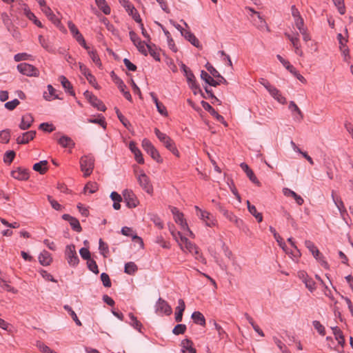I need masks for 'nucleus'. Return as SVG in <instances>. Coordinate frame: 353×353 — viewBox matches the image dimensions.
I'll use <instances>...</instances> for the list:
<instances>
[{"instance_id": "nucleus-1", "label": "nucleus", "mask_w": 353, "mask_h": 353, "mask_svg": "<svg viewBox=\"0 0 353 353\" xmlns=\"http://www.w3.org/2000/svg\"><path fill=\"white\" fill-rule=\"evenodd\" d=\"M154 133L159 141L168 150L177 157H179V152L177 150L174 141L170 137L166 134L161 132L158 128H154Z\"/></svg>"}, {"instance_id": "nucleus-2", "label": "nucleus", "mask_w": 353, "mask_h": 353, "mask_svg": "<svg viewBox=\"0 0 353 353\" xmlns=\"http://www.w3.org/2000/svg\"><path fill=\"white\" fill-rule=\"evenodd\" d=\"M94 160L92 157L83 156L80 159V167L82 172H83V176L87 177L90 176L94 169Z\"/></svg>"}, {"instance_id": "nucleus-3", "label": "nucleus", "mask_w": 353, "mask_h": 353, "mask_svg": "<svg viewBox=\"0 0 353 353\" xmlns=\"http://www.w3.org/2000/svg\"><path fill=\"white\" fill-rule=\"evenodd\" d=\"M65 254L70 266L76 267L79 264V259L74 245H68L65 248Z\"/></svg>"}, {"instance_id": "nucleus-4", "label": "nucleus", "mask_w": 353, "mask_h": 353, "mask_svg": "<svg viewBox=\"0 0 353 353\" xmlns=\"http://www.w3.org/2000/svg\"><path fill=\"white\" fill-rule=\"evenodd\" d=\"M196 214L199 216L208 227L214 226L216 223V219L208 211L203 210L198 206L195 205Z\"/></svg>"}, {"instance_id": "nucleus-5", "label": "nucleus", "mask_w": 353, "mask_h": 353, "mask_svg": "<svg viewBox=\"0 0 353 353\" xmlns=\"http://www.w3.org/2000/svg\"><path fill=\"white\" fill-rule=\"evenodd\" d=\"M18 71L23 75L28 77H39V71L34 65L28 63H21L17 65Z\"/></svg>"}, {"instance_id": "nucleus-6", "label": "nucleus", "mask_w": 353, "mask_h": 353, "mask_svg": "<svg viewBox=\"0 0 353 353\" xmlns=\"http://www.w3.org/2000/svg\"><path fill=\"white\" fill-rule=\"evenodd\" d=\"M142 147L144 150L150 155V157L157 162H162V159L158 152L154 148L152 143L147 139H144L142 141Z\"/></svg>"}, {"instance_id": "nucleus-7", "label": "nucleus", "mask_w": 353, "mask_h": 353, "mask_svg": "<svg viewBox=\"0 0 353 353\" xmlns=\"http://www.w3.org/2000/svg\"><path fill=\"white\" fill-rule=\"evenodd\" d=\"M155 312L161 316L163 314L170 316L172 312V309L166 301L159 298L155 304Z\"/></svg>"}, {"instance_id": "nucleus-8", "label": "nucleus", "mask_w": 353, "mask_h": 353, "mask_svg": "<svg viewBox=\"0 0 353 353\" xmlns=\"http://www.w3.org/2000/svg\"><path fill=\"white\" fill-rule=\"evenodd\" d=\"M137 181L141 188L148 194H152L153 193V187L150 180V178L145 174L144 172H141L137 176Z\"/></svg>"}, {"instance_id": "nucleus-9", "label": "nucleus", "mask_w": 353, "mask_h": 353, "mask_svg": "<svg viewBox=\"0 0 353 353\" xmlns=\"http://www.w3.org/2000/svg\"><path fill=\"white\" fill-rule=\"evenodd\" d=\"M120 4L125 8L129 15L132 16L137 23H141V19L134 5L128 0H119Z\"/></svg>"}, {"instance_id": "nucleus-10", "label": "nucleus", "mask_w": 353, "mask_h": 353, "mask_svg": "<svg viewBox=\"0 0 353 353\" xmlns=\"http://www.w3.org/2000/svg\"><path fill=\"white\" fill-rule=\"evenodd\" d=\"M279 61L282 63V65L294 77H296L301 82L305 83L306 79L303 76H302L299 72L296 70V68L290 64V63L284 59L280 54L276 55Z\"/></svg>"}, {"instance_id": "nucleus-11", "label": "nucleus", "mask_w": 353, "mask_h": 353, "mask_svg": "<svg viewBox=\"0 0 353 353\" xmlns=\"http://www.w3.org/2000/svg\"><path fill=\"white\" fill-rule=\"evenodd\" d=\"M170 210L173 214L175 222L179 224L183 230H187L192 234V232L190 230L188 223L183 218V214L176 207H171Z\"/></svg>"}, {"instance_id": "nucleus-12", "label": "nucleus", "mask_w": 353, "mask_h": 353, "mask_svg": "<svg viewBox=\"0 0 353 353\" xmlns=\"http://www.w3.org/2000/svg\"><path fill=\"white\" fill-rule=\"evenodd\" d=\"M298 276L310 292H313L314 290H316V286L314 281L312 278L310 277L305 272H299Z\"/></svg>"}, {"instance_id": "nucleus-13", "label": "nucleus", "mask_w": 353, "mask_h": 353, "mask_svg": "<svg viewBox=\"0 0 353 353\" xmlns=\"http://www.w3.org/2000/svg\"><path fill=\"white\" fill-rule=\"evenodd\" d=\"M123 196L128 208H133L137 206L139 201L132 190L128 189L123 190Z\"/></svg>"}, {"instance_id": "nucleus-14", "label": "nucleus", "mask_w": 353, "mask_h": 353, "mask_svg": "<svg viewBox=\"0 0 353 353\" xmlns=\"http://www.w3.org/2000/svg\"><path fill=\"white\" fill-rule=\"evenodd\" d=\"M11 176L19 181H26L29 179V170L25 168L18 167L11 172Z\"/></svg>"}, {"instance_id": "nucleus-15", "label": "nucleus", "mask_w": 353, "mask_h": 353, "mask_svg": "<svg viewBox=\"0 0 353 353\" xmlns=\"http://www.w3.org/2000/svg\"><path fill=\"white\" fill-rule=\"evenodd\" d=\"M201 106L202 108L207 112H208L212 116H213L214 118H216V119L223 123L224 125H227V123L225 121V119L223 118V116H221V114H219L212 107V105L205 101H202L201 102Z\"/></svg>"}, {"instance_id": "nucleus-16", "label": "nucleus", "mask_w": 353, "mask_h": 353, "mask_svg": "<svg viewBox=\"0 0 353 353\" xmlns=\"http://www.w3.org/2000/svg\"><path fill=\"white\" fill-rule=\"evenodd\" d=\"M79 69L82 74L85 76L88 81L95 88L99 89V87L96 81L95 77L90 73L89 69L83 63H79Z\"/></svg>"}, {"instance_id": "nucleus-17", "label": "nucleus", "mask_w": 353, "mask_h": 353, "mask_svg": "<svg viewBox=\"0 0 353 353\" xmlns=\"http://www.w3.org/2000/svg\"><path fill=\"white\" fill-rule=\"evenodd\" d=\"M288 108L292 112L293 118L295 121H301L303 119V114L300 110V108L297 106V105L293 101H291L289 103Z\"/></svg>"}, {"instance_id": "nucleus-18", "label": "nucleus", "mask_w": 353, "mask_h": 353, "mask_svg": "<svg viewBox=\"0 0 353 353\" xmlns=\"http://www.w3.org/2000/svg\"><path fill=\"white\" fill-rule=\"evenodd\" d=\"M129 149L134 154V158L138 163L143 164L144 159L142 156V153L140 150L137 147L136 143L134 141H130L129 143Z\"/></svg>"}, {"instance_id": "nucleus-19", "label": "nucleus", "mask_w": 353, "mask_h": 353, "mask_svg": "<svg viewBox=\"0 0 353 353\" xmlns=\"http://www.w3.org/2000/svg\"><path fill=\"white\" fill-rule=\"evenodd\" d=\"M36 135V131L30 130L23 133L21 136H19L17 139V143L18 144H26L30 141L32 140Z\"/></svg>"}, {"instance_id": "nucleus-20", "label": "nucleus", "mask_w": 353, "mask_h": 353, "mask_svg": "<svg viewBox=\"0 0 353 353\" xmlns=\"http://www.w3.org/2000/svg\"><path fill=\"white\" fill-rule=\"evenodd\" d=\"M182 36L196 48L200 49L202 48L199 39L190 31L186 30L185 32H182Z\"/></svg>"}, {"instance_id": "nucleus-21", "label": "nucleus", "mask_w": 353, "mask_h": 353, "mask_svg": "<svg viewBox=\"0 0 353 353\" xmlns=\"http://www.w3.org/2000/svg\"><path fill=\"white\" fill-rule=\"evenodd\" d=\"M268 92L279 103H280L281 104L286 103L287 100H286L285 97H284L281 94L280 90H279L276 87L272 86V88H270V89L268 90Z\"/></svg>"}, {"instance_id": "nucleus-22", "label": "nucleus", "mask_w": 353, "mask_h": 353, "mask_svg": "<svg viewBox=\"0 0 353 353\" xmlns=\"http://www.w3.org/2000/svg\"><path fill=\"white\" fill-rule=\"evenodd\" d=\"M39 261L43 266H48L52 262L51 254L46 250H43L39 255Z\"/></svg>"}, {"instance_id": "nucleus-23", "label": "nucleus", "mask_w": 353, "mask_h": 353, "mask_svg": "<svg viewBox=\"0 0 353 353\" xmlns=\"http://www.w3.org/2000/svg\"><path fill=\"white\" fill-rule=\"evenodd\" d=\"M185 309V304L183 299L178 301V306L176 307L175 321L178 323L182 321L183 313Z\"/></svg>"}, {"instance_id": "nucleus-24", "label": "nucleus", "mask_w": 353, "mask_h": 353, "mask_svg": "<svg viewBox=\"0 0 353 353\" xmlns=\"http://www.w3.org/2000/svg\"><path fill=\"white\" fill-rule=\"evenodd\" d=\"M39 42L41 45V46L48 52L54 54L57 52L56 48L43 36H39Z\"/></svg>"}, {"instance_id": "nucleus-25", "label": "nucleus", "mask_w": 353, "mask_h": 353, "mask_svg": "<svg viewBox=\"0 0 353 353\" xmlns=\"http://www.w3.org/2000/svg\"><path fill=\"white\" fill-rule=\"evenodd\" d=\"M34 121L33 117L31 114H26L21 118V123L19 124L20 129L24 130L28 129Z\"/></svg>"}, {"instance_id": "nucleus-26", "label": "nucleus", "mask_w": 353, "mask_h": 353, "mask_svg": "<svg viewBox=\"0 0 353 353\" xmlns=\"http://www.w3.org/2000/svg\"><path fill=\"white\" fill-rule=\"evenodd\" d=\"M60 82L65 89V91L69 93L72 96H75V93L73 90V87L71 83L68 80V79L65 76H61L59 77Z\"/></svg>"}, {"instance_id": "nucleus-27", "label": "nucleus", "mask_w": 353, "mask_h": 353, "mask_svg": "<svg viewBox=\"0 0 353 353\" xmlns=\"http://www.w3.org/2000/svg\"><path fill=\"white\" fill-rule=\"evenodd\" d=\"M283 194L285 196H292V198H294V200L296 201V203L299 205H301L303 203V202H304L303 199L301 196L298 195L293 190H292L289 188H283Z\"/></svg>"}, {"instance_id": "nucleus-28", "label": "nucleus", "mask_w": 353, "mask_h": 353, "mask_svg": "<svg viewBox=\"0 0 353 353\" xmlns=\"http://www.w3.org/2000/svg\"><path fill=\"white\" fill-rule=\"evenodd\" d=\"M132 229L128 227H123L121 229V233L122 234L127 236H132V239L135 241L136 242L139 243L141 245V247H143V242L141 237L138 236L137 234L132 235Z\"/></svg>"}, {"instance_id": "nucleus-29", "label": "nucleus", "mask_w": 353, "mask_h": 353, "mask_svg": "<svg viewBox=\"0 0 353 353\" xmlns=\"http://www.w3.org/2000/svg\"><path fill=\"white\" fill-rule=\"evenodd\" d=\"M201 78L206 83L209 84L211 86L216 87L219 85V82L214 80L210 74H208L205 70H201Z\"/></svg>"}, {"instance_id": "nucleus-30", "label": "nucleus", "mask_w": 353, "mask_h": 353, "mask_svg": "<svg viewBox=\"0 0 353 353\" xmlns=\"http://www.w3.org/2000/svg\"><path fill=\"white\" fill-rule=\"evenodd\" d=\"M47 89L48 92H44L43 97L46 101H52L56 99H59V96L56 94V90L52 87V85H48Z\"/></svg>"}, {"instance_id": "nucleus-31", "label": "nucleus", "mask_w": 353, "mask_h": 353, "mask_svg": "<svg viewBox=\"0 0 353 353\" xmlns=\"http://www.w3.org/2000/svg\"><path fill=\"white\" fill-rule=\"evenodd\" d=\"M193 343L188 339H185L181 341L182 352H188L189 353H196L195 348L192 347Z\"/></svg>"}, {"instance_id": "nucleus-32", "label": "nucleus", "mask_w": 353, "mask_h": 353, "mask_svg": "<svg viewBox=\"0 0 353 353\" xmlns=\"http://www.w3.org/2000/svg\"><path fill=\"white\" fill-rule=\"evenodd\" d=\"M57 141L63 148H72L74 146V142L73 140L65 135L61 136Z\"/></svg>"}, {"instance_id": "nucleus-33", "label": "nucleus", "mask_w": 353, "mask_h": 353, "mask_svg": "<svg viewBox=\"0 0 353 353\" xmlns=\"http://www.w3.org/2000/svg\"><path fill=\"white\" fill-rule=\"evenodd\" d=\"M48 161L46 160L41 161L33 165V170L41 174H43L48 170Z\"/></svg>"}, {"instance_id": "nucleus-34", "label": "nucleus", "mask_w": 353, "mask_h": 353, "mask_svg": "<svg viewBox=\"0 0 353 353\" xmlns=\"http://www.w3.org/2000/svg\"><path fill=\"white\" fill-rule=\"evenodd\" d=\"M23 10H24V14L28 19L31 20L37 26H38L39 28L43 27L41 22L37 19L34 14L30 11V10L28 8V6H26L24 8Z\"/></svg>"}, {"instance_id": "nucleus-35", "label": "nucleus", "mask_w": 353, "mask_h": 353, "mask_svg": "<svg viewBox=\"0 0 353 353\" xmlns=\"http://www.w3.org/2000/svg\"><path fill=\"white\" fill-rule=\"evenodd\" d=\"M248 210L249 212L254 216L259 223L263 221L262 214L258 212L254 205H251L249 201H247Z\"/></svg>"}, {"instance_id": "nucleus-36", "label": "nucleus", "mask_w": 353, "mask_h": 353, "mask_svg": "<svg viewBox=\"0 0 353 353\" xmlns=\"http://www.w3.org/2000/svg\"><path fill=\"white\" fill-rule=\"evenodd\" d=\"M192 319L197 325L204 326L205 325V319L202 313L199 311L194 312L192 314Z\"/></svg>"}, {"instance_id": "nucleus-37", "label": "nucleus", "mask_w": 353, "mask_h": 353, "mask_svg": "<svg viewBox=\"0 0 353 353\" xmlns=\"http://www.w3.org/2000/svg\"><path fill=\"white\" fill-rule=\"evenodd\" d=\"M332 198L333 202L334 203L335 205L339 209V212L341 214H343V212H345L346 209L344 206L343 202L342 201V200L340 197L335 196L334 190H332Z\"/></svg>"}, {"instance_id": "nucleus-38", "label": "nucleus", "mask_w": 353, "mask_h": 353, "mask_svg": "<svg viewBox=\"0 0 353 353\" xmlns=\"http://www.w3.org/2000/svg\"><path fill=\"white\" fill-rule=\"evenodd\" d=\"M98 8L105 14H110L111 12L110 7L108 5L105 0H95Z\"/></svg>"}, {"instance_id": "nucleus-39", "label": "nucleus", "mask_w": 353, "mask_h": 353, "mask_svg": "<svg viewBox=\"0 0 353 353\" xmlns=\"http://www.w3.org/2000/svg\"><path fill=\"white\" fill-rule=\"evenodd\" d=\"M332 330L333 331V334L335 336V339L338 341L339 344L341 345H343V344L345 343V339L341 329L337 326H335L332 327Z\"/></svg>"}, {"instance_id": "nucleus-40", "label": "nucleus", "mask_w": 353, "mask_h": 353, "mask_svg": "<svg viewBox=\"0 0 353 353\" xmlns=\"http://www.w3.org/2000/svg\"><path fill=\"white\" fill-rule=\"evenodd\" d=\"M313 256L321 263V266L325 269L329 268L327 262L324 259L323 256L319 252V249H316L312 253Z\"/></svg>"}, {"instance_id": "nucleus-41", "label": "nucleus", "mask_w": 353, "mask_h": 353, "mask_svg": "<svg viewBox=\"0 0 353 353\" xmlns=\"http://www.w3.org/2000/svg\"><path fill=\"white\" fill-rule=\"evenodd\" d=\"M90 103L99 111L104 112L106 110L105 105L96 96L92 97V99L90 101Z\"/></svg>"}, {"instance_id": "nucleus-42", "label": "nucleus", "mask_w": 353, "mask_h": 353, "mask_svg": "<svg viewBox=\"0 0 353 353\" xmlns=\"http://www.w3.org/2000/svg\"><path fill=\"white\" fill-rule=\"evenodd\" d=\"M135 46L137 47L139 52L145 56L148 54V49H150V45L142 41L138 42Z\"/></svg>"}, {"instance_id": "nucleus-43", "label": "nucleus", "mask_w": 353, "mask_h": 353, "mask_svg": "<svg viewBox=\"0 0 353 353\" xmlns=\"http://www.w3.org/2000/svg\"><path fill=\"white\" fill-rule=\"evenodd\" d=\"M181 241L185 243L187 249L190 252H194L195 254L199 253L197 247L192 243L188 241V239L185 236H181Z\"/></svg>"}, {"instance_id": "nucleus-44", "label": "nucleus", "mask_w": 353, "mask_h": 353, "mask_svg": "<svg viewBox=\"0 0 353 353\" xmlns=\"http://www.w3.org/2000/svg\"><path fill=\"white\" fill-rule=\"evenodd\" d=\"M137 270V265L134 262H128L125 264L124 272L128 274L133 275Z\"/></svg>"}, {"instance_id": "nucleus-45", "label": "nucleus", "mask_w": 353, "mask_h": 353, "mask_svg": "<svg viewBox=\"0 0 353 353\" xmlns=\"http://www.w3.org/2000/svg\"><path fill=\"white\" fill-rule=\"evenodd\" d=\"M88 122L90 123H95L100 125L103 128L105 129L107 123L105 121V118L102 114H98L97 119H88Z\"/></svg>"}, {"instance_id": "nucleus-46", "label": "nucleus", "mask_w": 353, "mask_h": 353, "mask_svg": "<svg viewBox=\"0 0 353 353\" xmlns=\"http://www.w3.org/2000/svg\"><path fill=\"white\" fill-rule=\"evenodd\" d=\"M63 308H64L65 310H66L70 314V315L71 316L72 319H73V321L75 322V323L78 326H81L82 325L81 322L78 319L76 313L74 312V310L72 309V307L70 306H69L68 305H65L63 306Z\"/></svg>"}, {"instance_id": "nucleus-47", "label": "nucleus", "mask_w": 353, "mask_h": 353, "mask_svg": "<svg viewBox=\"0 0 353 353\" xmlns=\"http://www.w3.org/2000/svg\"><path fill=\"white\" fill-rule=\"evenodd\" d=\"M88 53L89 54L90 57L91 58V59L92 60V61L98 67L100 68L102 65V64H101V61L100 60V58H99V55L97 53V51L94 50H88Z\"/></svg>"}, {"instance_id": "nucleus-48", "label": "nucleus", "mask_w": 353, "mask_h": 353, "mask_svg": "<svg viewBox=\"0 0 353 353\" xmlns=\"http://www.w3.org/2000/svg\"><path fill=\"white\" fill-rule=\"evenodd\" d=\"M225 217L230 221L235 223V225L239 228H240L241 225L243 223V221L238 219L237 216H235L232 212H229Z\"/></svg>"}, {"instance_id": "nucleus-49", "label": "nucleus", "mask_w": 353, "mask_h": 353, "mask_svg": "<svg viewBox=\"0 0 353 353\" xmlns=\"http://www.w3.org/2000/svg\"><path fill=\"white\" fill-rule=\"evenodd\" d=\"M10 138V130L9 129L3 130L0 132V141L3 143H8Z\"/></svg>"}, {"instance_id": "nucleus-50", "label": "nucleus", "mask_w": 353, "mask_h": 353, "mask_svg": "<svg viewBox=\"0 0 353 353\" xmlns=\"http://www.w3.org/2000/svg\"><path fill=\"white\" fill-rule=\"evenodd\" d=\"M15 155H16V153L14 151H13V150L7 151L4 154V156H3L4 163L6 164H10L13 161V160L15 157Z\"/></svg>"}, {"instance_id": "nucleus-51", "label": "nucleus", "mask_w": 353, "mask_h": 353, "mask_svg": "<svg viewBox=\"0 0 353 353\" xmlns=\"http://www.w3.org/2000/svg\"><path fill=\"white\" fill-rule=\"evenodd\" d=\"M116 109V114L118 119L122 123V124L128 129L131 126L130 121L121 114L118 108Z\"/></svg>"}, {"instance_id": "nucleus-52", "label": "nucleus", "mask_w": 353, "mask_h": 353, "mask_svg": "<svg viewBox=\"0 0 353 353\" xmlns=\"http://www.w3.org/2000/svg\"><path fill=\"white\" fill-rule=\"evenodd\" d=\"M184 76L186 77L187 82L190 87L195 86L194 82H196L195 77L191 70L190 69L188 71H187V73L183 74Z\"/></svg>"}, {"instance_id": "nucleus-53", "label": "nucleus", "mask_w": 353, "mask_h": 353, "mask_svg": "<svg viewBox=\"0 0 353 353\" xmlns=\"http://www.w3.org/2000/svg\"><path fill=\"white\" fill-rule=\"evenodd\" d=\"M87 265L89 270H90L91 272L96 274H99L98 265L94 259H90L88 261H87Z\"/></svg>"}, {"instance_id": "nucleus-54", "label": "nucleus", "mask_w": 353, "mask_h": 353, "mask_svg": "<svg viewBox=\"0 0 353 353\" xmlns=\"http://www.w3.org/2000/svg\"><path fill=\"white\" fill-rule=\"evenodd\" d=\"M72 229L77 232H80L82 231V228L80 225V223L77 219L74 217L72 221L69 222Z\"/></svg>"}, {"instance_id": "nucleus-55", "label": "nucleus", "mask_w": 353, "mask_h": 353, "mask_svg": "<svg viewBox=\"0 0 353 353\" xmlns=\"http://www.w3.org/2000/svg\"><path fill=\"white\" fill-rule=\"evenodd\" d=\"M185 324H177L172 330V333L175 335L183 334L186 330Z\"/></svg>"}, {"instance_id": "nucleus-56", "label": "nucleus", "mask_w": 353, "mask_h": 353, "mask_svg": "<svg viewBox=\"0 0 353 353\" xmlns=\"http://www.w3.org/2000/svg\"><path fill=\"white\" fill-rule=\"evenodd\" d=\"M39 129L44 132H52L55 130V128L52 123H42L39 125Z\"/></svg>"}, {"instance_id": "nucleus-57", "label": "nucleus", "mask_w": 353, "mask_h": 353, "mask_svg": "<svg viewBox=\"0 0 353 353\" xmlns=\"http://www.w3.org/2000/svg\"><path fill=\"white\" fill-rule=\"evenodd\" d=\"M312 325H313L314 327L319 333V334H321V336L325 335V327L319 321H314L312 322Z\"/></svg>"}, {"instance_id": "nucleus-58", "label": "nucleus", "mask_w": 353, "mask_h": 353, "mask_svg": "<svg viewBox=\"0 0 353 353\" xmlns=\"http://www.w3.org/2000/svg\"><path fill=\"white\" fill-rule=\"evenodd\" d=\"M97 190H98V185H97V183H94V182L88 183L84 188L85 191H88L91 194L96 192L97 191Z\"/></svg>"}, {"instance_id": "nucleus-59", "label": "nucleus", "mask_w": 353, "mask_h": 353, "mask_svg": "<svg viewBox=\"0 0 353 353\" xmlns=\"http://www.w3.org/2000/svg\"><path fill=\"white\" fill-rule=\"evenodd\" d=\"M334 5L337 7L338 10L341 14L345 12V8L344 6V0H332Z\"/></svg>"}, {"instance_id": "nucleus-60", "label": "nucleus", "mask_w": 353, "mask_h": 353, "mask_svg": "<svg viewBox=\"0 0 353 353\" xmlns=\"http://www.w3.org/2000/svg\"><path fill=\"white\" fill-rule=\"evenodd\" d=\"M99 250L100 251V253L103 255V256L106 257V253L108 252V246L107 243L103 242V241L100 239L99 242Z\"/></svg>"}, {"instance_id": "nucleus-61", "label": "nucleus", "mask_w": 353, "mask_h": 353, "mask_svg": "<svg viewBox=\"0 0 353 353\" xmlns=\"http://www.w3.org/2000/svg\"><path fill=\"white\" fill-rule=\"evenodd\" d=\"M205 68L212 77L215 78L221 77L220 73L210 63L205 64Z\"/></svg>"}, {"instance_id": "nucleus-62", "label": "nucleus", "mask_w": 353, "mask_h": 353, "mask_svg": "<svg viewBox=\"0 0 353 353\" xmlns=\"http://www.w3.org/2000/svg\"><path fill=\"white\" fill-rule=\"evenodd\" d=\"M48 200L50 202L52 208L56 210H61L63 207L56 200H54L51 196H48Z\"/></svg>"}, {"instance_id": "nucleus-63", "label": "nucleus", "mask_w": 353, "mask_h": 353, "mask_svg": "<svg viewBox=\"0 0 353 353\" xmlns=\"http://www.w3.org/2000/svg\"><path fill=\"white\" fill-rule=\"evenodd\" d=\"M19 103V101L17 99H14L10 101L6 102L4 105L6 109L13 110Z\"/></svg>"}, {"instance_id": "nucleus-64", "label": "nucleus", "mask_w": 353, "mask_h": 353, "mask_svg": "<svg viewBox=\"0 0 353 353\" xmlns=\"http://www.w3.org/2000/svg\"><path fill=\"white\" fill-rule=\"evenodd\" d=\"M150 220L159 229H162L163 228V223L160 217H159L157 215L152 214L150 217Z\"/></svg>"}]
</instances>
